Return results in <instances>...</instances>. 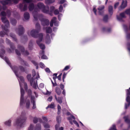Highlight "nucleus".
Returning a JSON list of instances; mask_svg holds the SVG:
<instances>
[{
  "label": "nucleus",
  "instance_id": "obj_29",
  "mask_svg": "<svg viewBox=\"0 0 130 130\" xmlns=\"http://www.w3.org/2000/svg\"><path fill=\"white\" fill-rule=\"evenodd\" d=\"M30 105V101L28 100H27L26 102V107L27 108H29Z\"/></svg>",
  "mask_w": 130,
  "mask_h": 130
},
{
  "label": "nucleus",
  "instance_id": "obj_6",
  "mask_svg": "<svg viewBox=\"0 0 130 130\" xmlns=\"http://www.w3.org/2000/svg\"><path fill=\"white\" fill-rule=\"evenodd\" d=\"M37 6L38 8L42 10L44 13L49 14L51 15V13H50L49 12V7L48 6L45 7L44 4L42 3H39L37 4Z\"/></svg>",
  "mask_w": 130,
  "mask_h": 130
},
{
  "label": "nucleus",
  "instance_id": "obj_34",
  "mask_svg": "<svg viewBox=\"0 0 130 130\" xmlns=\"http://www.w3.org/2000/svg\"><path fill=\"white\" fill-rule=\"evenodd\" d=\"M124 118L126 122L128 124L130 123V120L128 119V116L125 117Z\"/></svg>",
  "mask_w": 130,
  "mask_h": 130
},
{
  "label": "nucleus",
  "instance_id": "obj_54",
  "mask_svg": "<svg viewBox=\"0 0 130 130\" xmlns=\"http://www.w3.org/2000/svg\"><path fill=\"white\" fill-rule=\"evenodd\" d=\"M44 87V84L41 83L39 85V87L41 88H43Z\"/></svg>",
  "mask_w": 130,
  "mask_h": 130
},
{
  "label": "nucleus",
  "instance_id": "obj_35",
  "mask_svg": "<svg viewBox=\"0 0 130 130\" xmlns=\"http://www.w3.org/2000/svg\"><path fill=\"white\" fill-rule=\"evenodd\" d=\"M41 129V126L40 124H37L35 127V130H40Z\"/></svg>",
  "mask_w": 130,
  "mask_h": 130
},
{
  "label": "nucleus",
  "instance_id": "obj_40",
  "mask_svg": "<svg viewBox=\"0 0 130 130\" xmlns=\"http://www.w3.org/2000/svg\"><path fill=\"white\" fill-rule=\"evenodd\" d=\"M11 37L15 41H16V38L14 34L11 33L10 35Z\"/></svg>",
  "mask_w": 130,
  "mask_h": 130
},
{
  "label": "nucleus",
  "instance_id": "obj_18",
  "mask_svg": "<svg viewBox=\"0 0 130 130\" xmlns=\"http://www.w3.org/2000/svg\"><path fill=\"white\" fill-rule=\"evenodd\" d=\"M45 41L46 43L49 44L51 42L50 36L49 34H47L45 39Z\"/></svg>",
  "mask_w": 130,
  "mask_h": 130
},
{
  "label": "nucleus",
  "instance_id": "obj_38",
  "mask_svg": "<svg viewBox=\"0 0 130 130\" xmlns=\"http://www.w3.org/2000/svg\"><path fill=\"white\" fill-rule=\"evenodd\" d=\"M55 7L53 6H52L50 7V11H49V12L50 13H51V16L52 15V12H53L54 11L55 9Z\"/></svg>",
  "mask_w": 130,
  "mask_h": 130
},
{
  "label": "nucleus",
  "instance_id": "obj_41",
  "mask_svg": "<svg viewBox=\"0 0 130 130\" xmlns=\"http://www.w3.org/2000/svg\"><path fill=\"white\" fill-rule=\"evenodd\" d=\"M57 107H58V114L59 115V114L60 113V110H61V107L59 105H57Z\"/></svg>",
  "mask_w": 130,
  "mask_h": 130
},
{
  "label": "nucleus",
  "instance_id": "obj_59",
  "mask_svg": "<svg viewBox=\"0 0 130 130\" xmlns=\"http://www.w3.org/2000/svg\"><path fill=\"white\" fill-rule=\"evenodd\" d=\"M16 54L18 55H20V52L18 50H15Z\"/></svg>",
  "mask_w": 130,
  "mask_h": 130
},
{
  "label": "nucleus",
  "instance_id": "obj_46",
  "mask_svg": "<svg viewBox=\"0 0 130 130\" xmlns=\"http://www.w3.org/2000/svg\"><path fill=\"white\" fill-rule=\"evenodd\" d=\"M43 125L45 128H48L50 127V126L47 124L44 123Z\"/></svg>",
  "mask_w": 130,
  "mask_h": 130
},
{
  "label": "nucleus",
  "instance_id": "obj_39",
  "mask_svg": "<svg viewBox=\"0 0 130 130\" xmlns=\"http://www.w3.org/2000/svg\"><path fill=\"white\" fill-rule=\"evenodd\" d=\"M10 22L13 25H15L17 23V21L16 20L14 19H13L10 21Z\"/></svg>",
  "mask_w": 130,
  "mask_h": 130
},
{
  "label": "nucleus",
  "instance_id": "obj_49",
  "mask_svg": "<svg viewBox=\"0 0 130 130\" xmlns=\"http://www.w3.org/2000/svg\"><path fill=\"white\" fill-rule=\"evenodd\" d=\"M33 126L32 124H30V126L28 128V130H33Z\"/></svg>",
  "mask_w": 130,
  "mask_h": 130
},
{
  "label": "nucleus",
  "instance_id": "obj_12",
  "mask_svg": "<svg viewBox=\"0 0 130 130\" xmlns=\"http://www.w3.org/2000/svg\"><path fill=\"white\" fill-rule=\"evenodd\" d=\"M16 32L20 36L22 35L24 32V29L23 27L21 26H19L18 28L16 30Z\"/></svg>",
  "mask_w": 130,
  "mask_h": 130
},
{
  "label": "nucleus",
  "instance_id": "obj_17",
  "mask_svg": "<svg viewBox=\"0 0 130 130\" xmlns=\"http://www.w3.org/2000/svg\"><path fill=\"white\" fill-rule=\"evenodd\" d=\"M34 99V96H31V102L33 103V106L32 107V108L33 109H35L36 108L35 102Z\"/></svg>",
  "mask_w": 130,
  "mask_h": 130
},
{
  "label": "nucleus",
  "instance_id": "obj_27",
  "mask_svg": "<svg viewBox=\"0 0 130 130\" xmlns=\"http://www.w3.org/2000/svg\"><path fill=\"white\" fill-rule=\"evenodd\" d=\"M55 98L56 100L60 104L62 102V98L59 97L57 98L56 95H55Z\"/></svg>",
  "mask_w": 130,
  "mask_h": 130
},
{
  "label": "nucleus",
  "instance_id": "obj_53",
  "mask_svg": "<svg viewBox=\"0 0 130 130\" xmlns=\"http://www.w3.org/2000/svg\"><path fill=\"white\" fill-rule=\"evenodd\" d=\"M126 38L128 39H130V33H127L126 34Z\"/></svg>",
  "mask_w": 130,
  "mask_h": 130
},
{
  "label": "nucleus",
  "instance_id": "obj_36",
  "mask_svg": "<svg viewBox=\"0 0 130 130\" xmlns=\"http://www.w3.org/2000/svg\"><path fill=\"white\" fill-rule=\"evenodd\" d=\"M2 52L1 53H0V56L2 58L4 59L3 58V55L5 53V51L3 49H2L1 50Z\"/></svg>",
  "mask_w": 130,
  "mask_h": 130
},
{
  "label": "nucleus",
  "instance_id": "obj_32",
  "mask_svg": "<svg viewBox=\"0 0 130 130\" xmlns=\"http://www.w3.org/2000/svg\"><path fill=\"white\" fill-rule=\"evenodd\" d=\"M55 19H56V18L54 17H53L51 20L50 24V25L51 27L53 26V24L54 23V21Z\"/></svg>",
  "mask_w": 130,
  "mask_h": 130
},
{
  "label": "nucleus",
  "instance_id": "obj_30",
  "mask_svg": "<svg viewBox=\"0 0 130 130\" xmlns=\"http://www.w3.org/2000/svg\"><path fill=\"white\" fill-rule=\"evenodd\" d=\"M11 121L10 120H9L5 122L4 123V124L5 125L7 126H11Z\"/></svg>",
  "mask_w": 130,
  "mask_h": 130
},
{
  "label": "nucleus",
  "instance_id": "obj_58",
  "mask_svg": "<svg viewBox=\"0 0 130 130\" xmlns=\"http://www.w3.org/2000/svg\"><path fill=\"white\" fill-rule=\"evenodd\" d=\"M59 11L60 12H61L63 9V7L62 5H60L59 8Z\"/></svg>",
  "mask_w": 130,
  "mask_h": 130
},
{
  "label": "nucleus",
  "instance_id": "obj_37",
  "mask_svg": "<svg viewBox=\"0 0 130 130\" xmlns=\"http://www.w3.org/2000/svg\"><path fill=\"white\" fill-rule=\"evenodd\" d=\"M38 45L40 47L41 49L42 50H44L45 49V47L44 44H40V43Z\"/></svg>",
  "mask_w": 130,
  "mask_h": 130
},
{
  "label": "nucleus",
  "instance_id": "obj_47",
  "mask_svg": "<svg viewBox=\"0 0 130 130\" xmlns=\"http://www.w3.org/2000/svg\"><path fill=\"white\" fill-rule=\"evenodd\" d=\"M56 119L58 123H59L61 121V118L59 116H57Z\"/></svg>",
  "mask_w": 130,
  "mask_h": 130
},
{
  "label": "nucleus",
  "instance_id": "obj_63",
  "mask_svg": "<svg viewBox=\"0 0 130 130\" xmlns=\"http://www.w3.org/2000/svg\"><path fill=\"white\" fill-rule=\"evenodd\" d=\"M59 126V124H57L55 125L56 130H59L58 127Z\"/></svg>",
  "mask_w": 130,
  "mask_h": 130
},
{
  "label": "nucleus",
  "instance_id": "obj_3",
  "mask_svg": "<svg viewBox=\"0 0 130 130\" xmlns=\"http://www.w3.org/2000/svg\"><path fill=\"white\" fill-rule=\"evenodd\" d=\"M35 11L33 12L32 14L35 20L39 19L41 21L42 25L43 26H47L50 23L49 21L47 19L43 18V15L41 14H38L37 11L38 9H34Z\"/></svg>",
  "mask_w": 130,
  "mask_h": 130
},
{
  "label": "nucleus",
  "instance_id": "obj_44",
  "mask_svg": "<svg viewBox=\"0 0 130 130\" xmlns=\"http://www.w3.org/2000/svg\"><path fill=\"white\" fill-rule=\"evenodd\" d=\"M108 19V17L107 15H106L104 17L103 21L105 22H106Z\"/></svg>",
  "mask_w": 130,
  "mask_h": 130
},
{
  "label": "nucleus",
  "instance_id": "obj_11",
  "mask_svg": "<svg viewBox=\"0 0 130 130\" xmlns=\"http://www.w3.org/2000/svg\"><path fill=\"white\" fill-rule=\"evenodd\" d=\"M6 43L8 44H9L10 47V49H9L8 51L9 53L12 52L13 51L15 47L13 44L12 43H11L9 40L7 38L6 39Z\"/></svg>",
  "mask_w": 130,
  "mask_h": 130
},
{
  "label": "nucleus",
  "instance_id": "obj_7",
  "mask_svg": "<svg viewBox=\"0 0 130 130\" xmlns=\"http://www.w3.org/2000/svg\"><path fill=\"white\" fill-rule=\"evenodd\" d=\"M27 77L28 80L30 82V85L32 86L35 89H36L37 86V80H34L33 78L31 77V75L30 74H28Z\"/></svg>",
  "mask_w": 130,
  "mask_h": 130
},
{
  "label": "nucleus",
  "instance_id": "obj_20",
  "mask_svg": "<svg viewBox=\"0 0 130 130\" xmlns=\"http://www.w3.org/2000/svg\"><path fill=\"white\" fill-rule=\"evenodd\" d=\"M40 54L42 55L41 57V58L42 59H47V57L45 55H44V51H40Z\"/></svg>",
  "mask_w": 130,
  "mask_h": 130
},
{
  "label": "nucleus",
  "instance_id": "obj_56",
  "mask_svg": "<svg viewBox=\"0 0 130 130\" xmlns=\"http://www.w3.org/2000/svg\"><path fill=\"white\" fill-rule=\"evenodd\" d=\"M24 88L25 90H27V84L25 83H24Z\"/></svg>",
  "mask_w": 130,
  "mask_h": 130
},
{
  "label": "nucleus",
  "instance_id": "obj_4",
  "mask_svg": "<svg viewBox=\"0 0 130 130\" xmlns=\"http://www.w3.org/2000/svg\"><path fill=\"white\" fill-rule=\"evenodd\" d=\"M26 119L25 112H22L20 116L15 120L14 123V125L17 127H21Z\"/></svg>",
  "mask_w": 130,
  "mask_h": 130
},
{
  "label": "nucleus",
  "instance_id": "obj_15",
  "mask_svg": "<svg viewBox=\"0 0 130 130\" xmlns=\"http://www.w3.org/2000/svg\"><path fill=\"white\" fill-rule=\"evenodd\" d=\"M127 5V1H123L122 4L120 6V7L119 8V10H120L121 9H124Z\"/></svg>",
  "mask_w": 130,
  "mask_h": 130
},
{
  "label": "nucleus",
  "instance_id": "obj_43",
  "mask_svg": "<svg viewBox=\"0 0 130 130\" xmlns=\"http://www.w3.org/2000/svg\"><path fill=\"white\" fill-rule=\"evenodd\" d=\"M32 62L34 65L36 66V69H38V64L35 61L33 60L32 61Z\"/></svg>",
  "mask_w": 130,
  "mask_h": 130
},
{
  "label": "nucleus",
  "instance_id": "obj_50",
  "mask_svg": "<svg viewBox=\"0 0 130 130\" xmlns=\"http://www.w3.org/2000/svg\"><path fill=\"white\" fill-rule=\"evenodd\" d=\"M119 2H117L115 4L114 7L115 9H116L117 8L119 5Z\"/></svg>",
  "mask_w": 130,
  "mask_h": 130
},
{
  "label": "nucleus",
  "instance_id": "obj_60",
  "mask_svg": "<svg viewBox=\"0 0 130 130\" xmlns=\"http://www.w3.org/2000/svg\"><path fill=\"white\" fill-rule=\"evenodd\" d=\"M52 96H50L47 99V101H52Z\"/></svg>",
  "mask_w": 130,
  "mask_h": 130
},
{
  "label": "nucleus",
  "instance_id": "obj_26",
  "mask_svg": "<svg viewBox=\"0 0 130 130\" xmlns=\"http://www.w3.org/2000/svg\"><path fill=\"white\" fill-rule=\"evenodd\" d=\"M55 91L57 94L59 95L61 93V91L60 88L58 87H57L56 88Z\"/></svg>",
  "mask_w": 130,
  "mask_h": 130
},
{
  "label": "nucleus",
  "instance_id": "obj_9",
  "mask_svg": "<svg viewBox=\"0 0 130 130\" xmlns=\"http://www.w3.org/2000/svg\"><path fill=\"white\" fill-rule=\"evenodd\" d=\"M19 0H5L1 1V3L3 5L11 4L13 2L14 3H17Z\"/></svg>",
  "mask_w": 130,
  "mask_h": 130
},
{
  "label": "nucleus",
  "instance_id": "obj_19",
  "mask_svg": "<svg viewBox=\"0 0 130 130\" xmlns=\"http://www.w3.org/2000/svg\"><path fill=\"white\" fill-rule=\"evenodd\" d=\"M125 12H124L121 13L120 14V16L121 17H117V19L119 21H120L121 20L122 18H125L126 17L125 16Z\"/></svg>",
  "mask_w": 130,
  "mask_h": 130
},
{
  "label": "nucleus",
  "instance_id": "obj_2",
  "mask_svg": "<svg viewBox=\"0 0 130 130\" xmlns=\"http://www.w3.org/2000/svg\"><path fill=\"white\" fill-rule=\"evenodd\" d=\"M11 13V11L9 10H7V13L4 11L2 12L1 13L0 15L1 16L2 21L5 24V26L3 27L2 26V28L6 31L5 32L3 31L0 32V36L1 37H4L5 34L7 35L9 32V30L8 28L9 26V23L8 20H7L6 17V16L8 17H10Z\"/></svg>",
  "mask_w": 130,
  "mask_h": 130
},
{
  "label": "nucleus",
  "instance_id": "obj_1",
  "mask_svg": "<svg viewBox=\"0 0 130 130\" xmlns=\"http://www.w3.org/2000/svg\"><path fill=\"white\" fill-rule=\"evenodd\" d=\"M4 59L7 63L11 67V68L14 72L16 75L18 77V79L19 82L21 89L20 91L21 96L20 97V105H22L24 103L23 96L24 93V91L23 89L21 87V82L23 83H25L24 82V79L22 76H18L17 75V72L18 71V69L17 67L14 66L12 68L10 65V63L7 57H5L4 58Z\"/></svg>",
  "mask_w": 130,
  "mask_h": 130
},
{
  "label": "nucleus",
  "instance_id": "obj_10",
  "mask_svg": "<svg viewBox=\"0 0 130 130\" xmlns=\"http://www.w3.org/2000/svg\"><path fill=\"white\" fill-rule=\"evenodd\" d=\"M130 92L129 89H127L126 90V96L127 97L126 99V101L128 103L127 105L126 104H125V108L127 109L128 107H129L130 105Z\"/></svg>",
  "mask_w": 130,
  "mask_h": 130
},
{
  "label": "nucleus",
  "instance_id": "obj_51",
  "mask_svg": "<svg viewBox=\"0 0 130 130\" xmlns=\"http://www.w3.org/2000/svg\"><path fill=\"white\" fill-rule=\"evenodd\" d=\"M56 19H55L54 21V25L55 26H57L58 25V22H57L56 21Z\"/></svg>",
  "mask_w": 130,
  "mask_h": 130
},
{
  "label": "nucleus",
  "instance_id": "obj_31",
  "mask_svg": "<svg viewBox=\"0 0 130 130\" xmlns=\"http://www.w3.org/2000/svg\"><path fill=\"white\" fill-rule=\"evenodd\" d=\"M54 103L52 102L51 104L49 105L47 107H46V109H47L48 108H54Z\"/></svg>",
  "mask_w": 130,
  "mask_h": 130
},
{
  "label": "nucleus",
  "instance_id": "obj_8",
  "mask_svg": "<svg viewBox=\"0 0 130 130\" xmlns=\"http://www.w3.org/2000/svg\"><path fill=\"white\" fill-rule=\"evenodd\" d=\"M23 3L20 4L19 7V8L22 11L26 10L27 9V5L24 2L29 3L32 2V0H23Z\"/></svg>",
  "mask_w": 130,
  "mask_h": 130
},
{
  "label": "nucleus",
  "instance_id": "obj_55",
  "mask_svg": "<svg viewBox=\"0 0 130 130\" xmlns=\"http://www.w3.org/2000/svg\"><path fill=\"white\" fill-rule=\"evenodd\" d=\"M73 122L78 127H79V125L78 123L75 120H74L73 121Z\"/></svg>",
  "mask_w": 130,
  "mask_h": 130
},
{
  "label": "nucleus",
  "instance_id": "obj_52",
  "mask_svg": "<svg viewBox=\"0 0 130 130\" xmlns=\"http://www.w3.org/2000/svg\"><path fill=\"white\" fill-rule=\"evenodd\" d=\"M70 68V66H66L64 68L63 70V71H65L69 69Z\"/></svg>",
  "mask_w": 130,
  "mask_h": 130
},
{
  "label": "nucleus",
  "instance_id": "obj_24",
  "mask_svg": "<svg viewBox=\"0 0 130 130\" xmlns=\"http://www.w3.org/2000/svg\"><path fill=\"white\" fill-rule=\"evenodd\" d=\"M72 118L74 120H75V117L72 115H71L70 117H69L67 118L69 120L70 123L71 124H73V123L71 120Z\"/></svg>",
  "mask_w": 130,
  "mask_h": 130
},
{
  "label": "nucleus",
  "instance_id": "obj_45",
  "mask_svg": "<svg viewBox=\"0 0 130 130\" xmlns=\"http://www.w3.org/2000/svg\"><path fill=\"white\" fill-rule=\"evenodd\" d=\"M109 130H117L116 129V126L115 125H113L112 127L110 128Z\"/></svg>",
  "mask_w": 130,
  "mask_h": 130
},
{
  "label": "nucleus",
  "instance_id": "obj_48",
  "mask_svg": "<svg viewBox=\"0 0 130 130\" xmlns=\"http://www.w3.org/2000/svg\"><path fill=\"white\" fill-rule=\"evenodd\" d=\"M38 119L36 117L34 118L33 119V121L34 123H36L37 122Z\"/></svg>",
  "mask_w": 130,
  "mask_h": 130
},
{
  "label": "nucleus",
  "instance_id": "obj_13",
  "mask_svg": "<svg viewBox=\"0 0 130 130\" xmlns=\"http://www.w3.org/2000/svg\"><path fill=\"white\" fill-rule=\"evenodd\" d=\"M18 48L20 50H21L22 54L25 55H28L29 54V53L27 51H25L24 48L23 46L18 45Z\"/></svg>",
  "mask_w": 130,
  "mask_h": 130
},
{
  "label": "nucleus",
  "instance_id": "obj_61",
  "mask_svg": "<svg viewBox=\"0 0 130 130\" xmlns=\"http://www.w3.org/2000/svg\"><path fill=\"white\" fill-rule=\"evenodd\" d=\"M60 86L62 90H63L64 88V86L62 84H60Z\"/></svg>",
  "mask_w": 130,
  "mask_h": 130
},
{
  "label": "nucleus",
  "instance_id": "obj_23",
  "mask_svg": "<svg viewBox=\"0 0 130 130\" xmlns=\"http://www.w3.org/2000/svg\"><path fill=\"white\" fill-rule=\"evenodd\" d=\"M20 63L21 64H24L26 66L28 67L29 66L28 64L26 62L24 61L22 59H20Z\"/></svg>",
  "mask_w": 130,
  "mask_h": 130
},
{
  "label": "nucleus",
  "instance_id": "obj_64",
  "mask_svg": "<svg viewBox=\"0 0 130 130\" xmlns=\"http://www.w3.org/2000/svg\"><path fill=\"white\" fill-rule=\"evenodd\" d=\"M66 2V0H61L59 2L60 4H62Z\"/></svg>",
  "mask_w": 130,
  "mask_h": 130
},
{
  "label": "nucleus",
  "instance_id": "obj_16",
  "mask_svg": "<svg viewBox=\"0 0 130 130\" xmlns=\"http://www.w3.org/2000/svg\"><path fill=\"white\" fill-rule=\"evenodd\" d=\"M104 8V6H99L98 8V10H99V14L100 15H102L103 13V10Z\"/></svg>",
  "mask_w": 130,
  "mask_h": 130
},
{
  "label": "nucleus",
  "instance_id": "obj_57",
  "mask_svg": "<svg viewBox=\"0 0 130 130\" xmlns=\"http://www.w3.org/2000/svg\"><path fill=\"white\" fill-rule=\"evenodd\" d=\"M40 66L42 68H44L45 66L44 65V64L42 62H40Z\"/></svg>",
  "mask_w": 130,
  "mask_h": 130
},
{
  "label": "nucleus",
  "instance_id": "obj_21",
  "mask_svg": "<svg viewBox=\"0 0 130 130\" xmlns=\"http://www.w3.org/2000/svg\"><path fill=\"white\" fill-rule=\"evenodd\" d=\"M34 5L33 3H30L29 4L28 8L30 11L34 9Z\"/></svg>",
  "mask_w": 130,
  "mask_h": 130
},
{
  "label": "nucleus",
  "instance_id": "obj_62",
  "mask_svg": "<svg viewBox=\"0 0 130 130\" xmlns=\"http://www.w3.org/2000/svg\"><path fill=\"white\" fill-rule=\"evenodd\" d=\"M59 13V11L58 10H57V9L56 10L54 11V13L56 15H57V14H58Z\"/></svg>",
  "mask_w": 130,
  "mask_h": 130
},
{
  "label": "nucleus",
  "instance_id": "obj_28",
  "mask_svg": "<svg viewBox=\"0 0 130 130\" xmlns=\"http://www.w3.org/2000/svg\"><path fill=\"white\" fill-rule=\"evenodd\" d=\"M108 11L109 14L111 15L113 13V7L111 6H109L108 7Z\"/></svg>",
  "mask_w": 130,
  "mask_h": 130
},
{
  "label": "nucleus",
  "instance_id": "obj_5",
  "mask_svg": "<svg viewBox=\"0 0 130 130\" xmlns=\"http://www.w3.org/2000/svg\"><path fill=\"white\" fill-rule=\"evenodd\" d=\"M36 29H33L30 32H28L27 33L29 35H30L32 37L35 38H37L38 34L40 31V25L38 23L36 24Z\"/></svg>",
  "mask_w": 130,
  "mask_h": 130
},
{
  "label": "nucleus",
  "instance_id": "obj_25",
  "mask_svg": "<svg viewBox=\"0 0 130 130\" xmlns=\"http://www.w3.org/2000/svg\"><path fill=\"white\" fill-rule=\"evenodd\" d=\"M45 29L47 33H51L52 32V29L50 27H46Z\"/></svg>",
  "mask_w": 130,
  "mask_h": 130
},
{
  "label": "nucleus",
  "instance_id": "obj_14",
  "mask_svg": "<svg viewBox=\"0 0 130 130\" xmlns=\"http://www.w3.org/2000/svg\"><path fill=\"white\" fill-rule=\"evenodd\" d=\"M43 34L42 33H40L37 34V37L38 39L36 41V42L38 44H39L42 41L43 38Z\"/></svg>",
  "mask_w": 130,
  "mask_h": 130
},
{
  "label": "nucleus",
  "instance_id": "obj_42",
  "mask_svg": "<svg viewBox=\"0 0 130 130\" xmlns=\"http://www.w3.org/2000/svg\"><path fill=\"white\" fill-rule=\"evenodd\" d=\"M19 69L22 72H23L25 71L24 68L22 66H19Z\"/></svg>",
  "mask_w": 130,
  "mask_h": 130
},
{
  "label": "nucleus",
  "instance_id": "obj_22",
  "mask_svg": "<svg viewBox=\"0 0 130 130\" xmlns=\"http://www.w3.org/2000/svg\"><path fill=\"white\" fill-rule=\"evenodd\" d=\"M24 17L25 19L26 20H28L29 18V13L27 12H26L24 14Z\"/></svg>",
  "mask_w": 130,
  "mask_h": 130
},
{
  "label": "nucleus",
  "instance_id": "obj_33",
  "mask_svg": "<svg viewBox=\"0 0 130 130\" xmlns=\"http://www.w3.org/2000/svg\"><path fill=\"white\" fill-rule=\"evenodd\" d=\"M55 2L54 0H45V2L46 4H49L54 3Z\"/></svg>",
  "mask_w": 130,
  "mask_h": 130
}]
</instances>
